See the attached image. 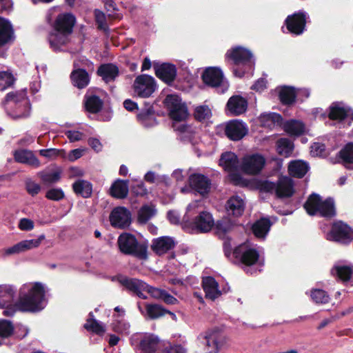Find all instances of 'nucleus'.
<instances>
[{
	"label": "nucleus",
	"instance_id": "09e8293b",
	"mask_svg": "<svg viewBox=\"0 0 353 353\" xmlns=\"http://www.w3.org/2000/svg\"><path fill=\"white\" fill-rule=\"evenodd\" d=\"M83 327L88 332L94 333L99 336H102L105 332L104 327L94 319L92 312L89 313V318L86 320Z\"/></svg>",
	"mask_w": 353,
	"mask_h": 353
},
{
	"label": "nucleus",
	"instance_id": "39448f33",
	"mask_svg": "<svg viewBox=\"0 0 353 353\" xmlns=\"http://www.w3.org/2000/svg\"><path fill=\"white\" fill-rule=\"evenodd\" d=\"M130 344L140 353H158L163 342L152 333H139L132 335Z\"/></svg>",
	"mask_w": 353,
	"mask_h": 353
},
{
	"label": "nucleus",
	"instance_id": "0eeeda50",
	"mask_svg": "<svg viewBox=\"0 0 353 353\" xmlns=\"http://www.w3.org/2000/svg\"><path fill=\"white\" fill-rule=\"evenodd\" d=\"M165 107L168 110L170 119L176 121L185 120L188 116L187 105L176 94H168L164 99Z\"/></svg>",
	"mask_w": 353,
	"mask_h": 353
},
{
	"label": "nucleus",
	"instance_id": "6e6552de",
	"mask_svg": "<svg viewBox=\"0 0 353 353\" xmlns=\"http://www.w3.org/2000/svg\"><path fill=\"white\" fill-rule=\"evenodd\" d=\"M185 227L198 233H205L210 232L215 225L212 214L208 211H201L192 219V221L184 222Z\"/></svg>",
	"mask_w": 353,
	"mask_h": 353
},
{
	"label": "nucleus",
	"instance_id": "0e129e2a",
	"mask_svg": "<svg viewBox=\"0 0 353 353\" xmlns=\"http://www.w3.org/2000/svg\"><path fill=\"white\" fill-rule=\"evenodd\" d=\"M95 21L97 24V28L99 30L104 31L108 30V27L106 24L105 17L102 12L95 10Z\"/></svg>",
	"mask_w": 353,
	"mask_h": 353
},
{
	"label": "nucleus",
	"instance_id": "423d86ee",
	"mask_svg": "<svg viewBox=\"0 0 353 353\" xmlns=\"http://www.w3.org/2000/svg\"><path fill=\"white\" fill-rule=\"evenodd\" d=\"M326 239L341 245H349L353 241V228L342 221H336L331 224Z\"/></svg>",
	"mask_w": 353,
	"mask_h": 353
},
{
	"label": "nucleus",
	"instance_id": "7c9ffc66",
	"mask_svg": "<svg viewBox=\"0 0 353 353\" xmlns=\"http://www.w3.org/2000/svg\"><path fill=\"white\" fill-rule=\"evenodd\" d=\"M128 183V180L117 179L110 186V194L115 199L126 198L129 192Z\"/></svg>",
	"mask_w": 353,
	"mask_h": 353
},
{
	"label": "nucleus",
	"instance_id": "e433bc0d",
	"mask_svg": "<svg viewBox=\"0 0 353 353\" xmlns=\"http://www.w3.org/2000/svg\"><path fill=\"white\" fill-rule=\"evenodd\" d=\"M272 222L269 218L262 217L252 226V231L257 238H264L270 230Z\"/></svg>",
	"mask_w": 353,
	"mask_h": 353
},
{
	"label": "nucleus",
	"instance_id": "f704fd0d",
	"mask_svg": "<svg viewBox=\"0 0 353 353\" xmlns=\"http://www.w3.org/2000/svg\"><path fill=\"white\" fill-rule=\"evenodd\" d=\"M72 188L73 192L77 196H80L84 199L90 198L92 196V185L88 181L78 179L72 183Z\"/></svg>",
	"mask_w": 353,
	"mask_h": 353
},
{
	"label": "nucleus",
	"instance_id": "1a4fd4ad",
	"mask_svg": "<svg viewBox=\"0 0 353 353\" xmlns=\"http://www.w3.org/2000/svg\"><path fill=\"white\" fill-rule=\"evenodd\" d=\"M232 254L236 263L247 267L255 265L260 257L259 253L256 249L248 248L244 244L236 247Z\"/></svg>",
	"mask_w": 353,
	"mask_h": 353
},
{
	"label": "nucleus",
	"instance_id": "4468645a",
	"mask_svg": "<svg viewBox=\"0 0 353 353\" xmlns=\"http://www.w3.org/2000/svg\"><path fill=\"white\" fill-rule=\"evenodd\" d=\"M224 132L230 140L238 141L248 134V129L242 121L232 119L225 123Z\"/></svg>",
	"mask_w": 353,
	"mask_h": 353
},
{
	"label": "nucleus",
	"instance_id": "58836bf2",
	"mask_svg": "<svg viewBox=\"0 0 353 353\" xmlns=\"http://www.w3.org/2000/svg\"><path fill=\"white\" fill-rule=\"evenodd\" d=\"M284 131L290 136L300 137L305 132V124L300 121L291 119L283 124Z\"/></svg>",
	"mask_w": 353,
	"mask_h": 353
},
{
	"label": "nucleus",
	"instance_id": "864d4df0",
	"mask_svg": "<svg viewBox=\"0 0 353 353\" xmlns=\"http://www.w3.org/2000/svg\"><path fill=\"white\" fill-rule=\"evenodd\" d=\"M339 157L344 164H353V142H349L339 151Z\"/></svg>",
	"mask_w": 353,
	"mask_h": 353
},
{
	"label": "nucleus",
	"instance_id": "6ab92c4d",
	"mask_svg": "<svg viewBox=\"0 0 353 353\" xmlns=\"http://www.w3.org/2000/svg\"><path fill=\"white\" fill-rule=\"evenodd\" d=\"M119 283L128 291L137 295L141 299H146L148 297L143 294V292L148 288V284L136 278L123 277L119 279Z\"/></svg>",
	"mask_w": 353,
	"mask_h": 353
},
{
	"label": "nucleus",
	"instance_id": "a211bd4d",
	"mask_svg": "<svg viewBox=\"0 0 353 353\" xmlns=\"http://www.w3.org/2000/svg\"><path fill=\"white\" fill-rule=\"evenodd\" d=\"M45 237L44 234H41L36 239L21 241L13 246L5 249L4 255L10 256L19 254L30 249L37 248L40 245L41 241L45 239Z\"/></svg>",
	"mask_w": 353,
	"mask_h": 353
},
{
	"label": "nucleus",
	"instance_id": "f257e3e1",
	"mask_svg": "<svg viewBox=\"0 0 353 353\" xmlns=\"http://www.w3.org/2000/svg\"><path fill=\"white\" fill-rule=\"evenodd\" d=\"M15 294L14 285H0V309H44L48 303L44 285L39 281L21 285L13 301Z\"/></svg>",
	"mask_w": 353,
	"mask_h": 353
},
{
	"label": "nucleus",
	"instance_id": "f03ea898",
	"mask_svg": "<svg viewBox=\"0 0 353 353\" xmlns=\"http://www.w3.org/2000/svg\"><path fill=\"white\" fill-rule=\"evenodd\" d=\"M225 61L231 66L233 74L243 77L253 70L254 60L252 52L242 46H234L228 50L225 55Z\"/></svg>",
	"mask_w": 353,
	"mask_h": 353
},
{
	"label": "nucleus",
	"instance_id": "4be33fe9",
	"mask_svg": "<svg viewBox=\"0 0 353 353\" xmlns=\"http://www.w3.org/2000/svg\"><path fill=\"white\" fill-rule=\"evenodd\" d=\"M201 78L205 84L215 88L221 85L223 79V74L221 69L210 67L203 71Z\"/></svg>",
	"mask_w": 353,
	"mask_h": 353
},
{
	"label": "nucleus",
	"instance_id": "2f4dec72",
	"mask_svg": "<svg viewBox=\"0 0 353 353\" xmlns=\"http://www.w3.org/2000/svg\"><path fill=\"white\" fill-rule=\"evenodd\" d=\"M225 208L228 214L238 217L241 216L245 210V203L243 200L239 196L230 197L225 205Z\"/></svg>",
	"mask_w": 353,
	"mask_h": 353
},
{
	"label": "nucleus",
	"instance_id": "c85d7f7f",
	"mask_svg": "<svg viewBox=\"0 0 353 353\" xmlns=\"http://www.w3.org/2000/svg\"><path fill=\"white\" fill-rule=\"evenodd\" d=\"M137 119L145 128H151L157 124L155 111L152 105L142 109L137 114Z\"/></svg>",
	"mask_w": 353,
	"mask_h": 353
},
{
	"label": "nucleus",
	"instance_id": "a878e982",
	"mask_svg": "<svg viewBox=\"0 0 353 353\" xmlns=\"http://www.w3.org/2000/svg\"><path fill=\"white\" fill-rule=\"evenodd\" d=\"M13 155L14 161L17 163L27 164L34 168H39L41 165L40 161L31 150L25 149L15 150Z\"/></svg>",
	"mask_w": 353,
	"mask_h": 353
},
{
	"label": "nucleus",
	"instance_id": "e2e57ef3",
	"mask_svg": "<svg viewBox=\"0 0 353 353\" xmlns=\"http://www.w3.org/2000/svg\"><path fill=\"white\" fill-rule=\"evenodd\" d=\"M131 192L137 196H144L148 194V190L143 181L132 185Z\"/></svg>",
	"mask_w": 353,
	"mask_h": 353
},
{
	"label": "nucleus",
	"instance_id": "473e14b6",
	"mask_svg": "<svg viewBox=\"0 0 353 353\" xmlns=\"http://www.w3.org/2000/svg\"><path fill=\"white\" fill-rule=\"evenodd\" d=\"M103 106V101L99 96L95 94L84 96V107L89 113L97 114L101 111Z\"/></svg>",
	"mask_w": 353,
	"mask_h": 353
},
{
	"label": "nucleus",
	"instance_id": "2eb2a0df",
	"mask_svg": "<svg viewBox=\"0 0 353 353\" xmlns=\"http://www.w3.org/2000/svg\"><path fill=\"white\" fill-rule=\"evenodd\" d=\"M76 23V17L71 12L61 13L56 17L53 23L55 32H63L71 35Z\"/></svg>",
	"mask_w": 353,
	"mask_h": 353
},
{
	"label": "nucleus",
	"instance_id": "680f3d73",
	"mask_svg": "<svg viewBox=\"0 0 353 353\" xmlns=\"http://www.w3.org/2000/svg\"><path fill=\"white\" fill-rule=\"evenodd\" d=\"M350 312V310H343V312H340L339 314L332 315L330 318H327L323 319L321 323L317 327L318 330H321L324 328L325 326L329 325L331 323H333L336 320L340 319L341 317H343L347 314H348Z\"/></svg>",
	"mask_w": 353,
	"mask_h": 353
},
{
	"label": "nucleus",
	"instance_id": "79ce46f5",
	"mask_svg": "<svg viewBox=\"0 0 353 353\" xmlns=\"http://www.w3.org/2000/svg\"><path fill=\"white\" fill-rule=\"evenodd\" d=\"M239 163L237 156L232 152H226L221 154L219 165L228 172L236 170Z\"/></svg>",
	"mask_w": 353,
	"mask_h": 353
},
{
	"label": "nucleus",
	"instance_id": "72a5a7b5",
	"mask_svg": "<svg viewBox=\"0 0 353 353\" xmlns=\"http://www.w3.org/2000/svg\"><path fill=\"white\" fill-rule=\"evenodd\" d=\"M70 36L63 32L55 31L54 32H51L48 37L50 48L54 52L61 51V47L65 46L69 42Z\"/></svg>",
	"mask_w": 353,
	"mask_h": 353
},
{
	"label": "nucleus",
	"instance_id": "4c0bfd02",
	"mask_svg": "<svg viewBox=\"0 0 353 353\" xmlns=\"http://www.w3.org/2000/svg\"><path fill=\"white\" fill-rule=\"evenodd\" d=\"M323 200L321 196L316 193H312L307 199L303 208L310 216L318 214Z\"/></svg>",
	"mask_w": 353,
	"mask_h": 353
},
{
	"label": "nucleus",
	"instance_id": "20e7f679",
	"mask_svg": "<svg viewBox=\"0 0 353 353\" xmlns=\"http://www.w3.org/2000/svg\"><path fill=\"white\" fill-rule=\"evenodd\" d=\"M117 243L119 251L125 255L132 256L140 260H146L148 257V244L139 243L137 237L131 233H121L117 239Z\"/></svg>",
	"mask_w": 353,
	"mask_h": 353
},
{
	"label": "nucleus",
	"instance_id": "aec40b11",
	"mask_svg": "<svg viewBox=\"0 0 353 353\" xmlns=\"http://www.w3.org/2000/svg\"><path fill=\"white\" fill-rule=\"evenodd\" d=\"M175 246L176 242L172 237L163 236L153 239L151 249L157 255L162 256Z\"/></svg>",
	"mask_w": 353,
	"mask_h": 353
},
{
	"label": "nucleus",
	"instance_id": "3c124183",
	"mask_svg": "<svg viewBox=\"0 0 353 353\" xmlns=\"http://www.w3.org/2000/svg\"><path fill=\"white\" fill-rule=\"evenodd\" d=\"M117 312V317H123L125 310H115ZM112 329L117 333H127L130 328V325L123 318L121 319H114L112 323Z\"/></svg>",
	"mask_w": 353,
	"mask_h": 353
},
{
	"label": "nucleus",
	"instance_id": "c03bdc74",
	"mask_svg": "<svg viewBox=\"0 0 353 353\" xmlns=\"http://www.w3.org/2000/svg\"><path fill=\"white\" fill-rule=\"evenodd\" d=\"M307 164L302 161H292L288 166V171L291 176L295 178H303L308 171Z\"/></svg>",
	"mask_w": 353,
	"mask_h": 353
},
{
	"label": "nucleus",
	"instance_id": "37998d69",
	"mask_svg": "<svg viewBox=\"0 0 353 353\" xmlns=\"http://www.w3.org/2000/svg\"><path fill=\"white\" fill-rule=\"evenodd\" d=\"M350 109L341 107L338 103H332L329 107L328 118L332 121H344L349 115Z\"/></svg>",
	"mask_w": 353,
	"mask_h": 353
},
{
	"label": "nucleus",
	"instance_id": "9d476101",
	"mask_svg": "<svg viewBox=\"0 0 353 353\" xmlns=\"http://www.w3.org/2000/svg\"><path fill=\"white\" fill-rule=\"evenodd\" d=\"M109 221L114 228L125 230L128 228L132 223V214L125 207H115L110 214Z\"/></svg>",
	"mask_w": 353,
	"mask_h": 353
},
{
	"label": "nucleus",
	"instance_id": "dca6fc26",
	"mask_svg": "<svg viewBox=\"0 0 353 353\" xmlns=\"http://www.w3.org/2000/svg\"><path fill=\"white\" fill-rule=\"evenodd\" d=\"M265 164V158L259 154H254L245 157L242 162V171L248 174H257Z\"/></svg>",
	"mask_w": 353,
	"mask_h": 353
},
{
	"label": "nucleus",
	"instance_id": "de8ad7c7",
	"mask_svg": "<svg viewBox=\"0 0 353 353\" xmlns=\"http://www.w3.org/2000/svg\"><path fill=\"white\" fill-rule=\"evenodd\" d=\"M293 142L288 138H280L276 141V151L281 156L289 157L294 150Z\"/></svg>",
	"mask_w": 353,
	"mask_h": 353
},
{
	"label": "nucleus",
	"instance_id": "f8f14e48",
	"mask_svg": "<svg viewBox=\"0 0 353 353\" xmlns=\"http://www.w3.org/2000/svg\"><path fill=\"white\" fill-rule=\"evenodd\" d=\"M133 88L134 92L139 97H149L156 89L155 80L148 74H141L135 79Z\"/></svg>",
	"mask_w": 353,
	"mask_h": 353
},
{
	"label": "nucleus",
	"instance_id": "338daca9",
	"mask_svg": "<svg viewBox=\"0 0 353 353\" xmlns=\"http://www.w3.org/2000/svg\"><path fill=\"white\" fill-rule=\"evenodd\" d=\"M63 152V150H59L57 148H49V149H41L39 151L41 156L48 159H54L59 156L61 153Z\"/></svg>",
	"mask_w": 353,
	"mask_h": 353
},
{
	"label": "nucleus",
	"instance_id": "4d7b16f0",
	"mask_svg": "<svg viewBox=\"0 0 353 353\" xmlns=\"http://www.w3.org/2000/svg\"><path fill=\"white\" fill-rule=\"evenodd\" d=\"M45 196L48 200L59 201L64 199L65 194L61 188H52L46 192Z\"/></svg>",
	"mask_w": 353,
	"mask_h": 353
},
{
	"label": "nucleus",
	"instance_id": "49530a36",
	"mask_svg": "<svg viewBox=\"0 0 353 353\" xmlns=\"http://www.w3.org/2000/svg\"><path fill=\"white\" fill-rule=\"evenodd\" d=\"M279 98L283 105H290L295 102L296 93L294 88L283 86L279 91Z\"/></svg>",
	"mask_w": 353,
	"mask_h": 353
},
{
	"label": "nucleus",
	"instance_id": "b1692460",
	"mask_svg": "<svg viewBox=\"0 0 353 353\" xmlns=\"http://www.w3.org/2000/svg\"><path fill=\"white\" fill-rule=\"evenodd\" d=\"M70 79L72 85L79 90L85 88L90 82V76L86 70L83 68L74 69Z\"/></svg>",
	"mask_w": 353,
	"mask_h": 353
},
{
	"label": "nucleus",
	"instance_id": "5fc2aeb1",
	"mask_svg": "<svg viewBox=\"0 0 353 353\" xmlns=\"http://www.w3.org/2000/svg\"><path fill=\"white\" fill-rule=\"evenodd\" d=\"M156 213L155 209L148 205H143L138 212V221L140 223H146Z\"/></svg>",
	"mask_w": 353,
	"mask_h": 353
},
{
	"label": "nucleus",
	"instance_id": "393cba45",
	"mask_svg": "<svg viewBox=\"0 0 353 353\" xmlns=\"http://www.w3.org/2000/svg\"><path fill=\"white\" fill-rule=\"evenodd\" d=\"M221 333L218 330L208 332L204 337L205 341V353H217L221 347Z\"/></svg>",
	"mask_w": 353,
	"mask_h": 353
},
{
	"label": "nucleus",
	"instance_id": "5701e85b",
	"mask_svg": "<svg viewBox=\"0 0 353 353\" xmlns=\"http://www.w3.org/2000/svg\"><path fill=\"white\" fill-rule=\"evenodd\" d=\"M97 74L108 83L116 80L119 75V69L112 63H102L97 68Z\"/></svg>",
	"mask_w": 353,
	"mask_h": 353
},
{
	"label": "nucleus",
	"instance_id": "7ed1b4c3",
	"mask_svg": "<svg viewBox=\"0 0 353 353\" xmlns=\"http://www.w3.org/2000/svg\"><path fill=\"white\" fill-rule=\"evenodd\" d=\"M1 103L14 120L25 119L30 114L31 105L26 90L8 92Z\"/></svg>",
	"mask_w": 353,
	"mask_h": 353
},
{
	"label": "nucleus",
	"instance_id": "ea45409f",
	"mask_svg": "<svg viewBox=\"0 0 353 353\" xmlns=\"http://www.w3.org/2000/svg\"><path fill=\"white\" fill-rule=\"evenodd\" d=\"M13 28L9 21L0 17V47L12 40Z\"/></svg>",
	"mask_w": 353,
	"mask_h": 353
},
{
	"label": "nucleus",
	"instance_id": "a18cd8bd",
	"mask_svg": "<svg viewBox=\"0 0 353 353\" xmlns=\"http://www.w3.org/2000/svg\"><path fill=\"white\" fill-rule=\"evenodd\" d=\"M37 176L45 185H50L59 182L61 178V170L58 169L54 172L42 170L37 173Z\"/></svg>",
	"mask_w": 353,
	"mask_h": 353
},
{
	"label": "nucleus",
	"instance_id": "052dcab7",
	"mask_svg": "<svg viewBox=\"0 0 353 353\" xmlns=\"http://www.w3.org/2000/svg\"><path fill=\"white\" fill-rule=\"evenodd\" d=\"M158 353H187V350L181 345H170L165 346L163 343Z\"/></svg>",
	"mask_w": 353,
	"mask_h": 353
},
{
	"label": "nucleus",
	"instance_id": "8fccbe9b",
	"mask_svg": "<svg viewBox=\"0 0 353 353\" xmlns=\"http://www.w3.org/2000/svg\"><path fill=\"white\" fill-rule=\"evenodd\" d=\"M145 320H154L168 314L172 320L176 321V315L171 310H141Z\"/></svg>",
	"mask_w": 353,
	"mask_h": 353
},
{
	"label": "nucleus",
	"instance_id": "69168bd1",
	"mask_svg": "<svg viewBox=\"0 0 353 353\" xmlns=\"http://www.w3.org/2000/svg\"><path fill=\"white\" fill-rule=\"evenodd\" d=\"M258 188L263 192L272 193L274 191L276 192V183L268 180L261 181Z\"/></svg>",
	"mask_w": 353,
	"mask_h": 353
},
{
	"label": "nucleus",
	"instance_id": "9b49d317",
	"mask_svg": "<svg viewBox=\"0 0 353 353\" xmlns=\"http://www.w3.org/2000/svg\"><path fill=\"white\" fill-rule=\"evenodd\" d=\"M190 188L202 197H207L211 190V179L200 173L191 174L188 180Z\"/></svg>",
	"mask_w": 353,
	"mask_h": 353
},
{
	"label": "nucleus",
	"instance_id": "603ef678",
	"mask_svg": "<svg viewBox=\"0 0 353 353\" xmlns=\"http://www.w3.org/2000/svg\"><path fill=\"white\" fill-rule=\"evenodd\" d=\"M15 81L16 78L11 72H0V91H4L6 89L12 87Z\"/></svg>",
	"mask_w": 353,
	"mask_h": 353
},
{
	"label": "nucleus",
	"instance_id": "bf43d9fd",
	"mask_svg": "<svg viewBox=\"0 0 353 353\" xmlns=\"http://www.w3.org/2000/svg\"><path fill=\"white\" fill-rule=\"evenodd\" d=\"M211 114L210 108L207 105H200L194 110V118L199 121L208 119Z\"/></svg>",
	"mask_w": 353,
	"mask_h": 353
},
{
	"label": "nucleus",
	"instance_id": "c9c22d12",
	"mask_svg": "<svg viewBox=\"0 0 353 353\" xmlns=\"http://www.w3.org/2000/svg\"><path fill=\"white\" fill-rule=\"evenodd\" d=\"M331 274L343 283L350 280L353 274V268L350 265H335L330 270Z\"/></svg>",
	"mask_w": 353,
	"mask_h": 353
},
{
	"label": "nucleus",
	"instance_id": "6e6d98bb",
	"mask_svg": "<svg viewBox=\"0 0 353 353\" xmlns=\"http://www.w3.org/2000/svg\"><path fill=\"white\" fill-rule=\"evenodd\" d=\"M310 296L316 303L325 304L329 302L330 296L327 292L321 289H312Z\"/></svg>",
	"mask_w": 353,
	"mask_h": 353
},
{
	"label": "nucleus",
	"instance_id": "412c9836",
	"mask_svg": "<svg viewBox=\"0 0 353 353\" xmlns=\"http://www.w3.org/2000/svg\"><path fill=\"white\" fill-rule=\"evenodd\" d=\"M295 192L293 180L287 176H281L276 183V196L279 199L290 198Z\"/></svg>",
	"mask_w": 353,
	"mask_h": 353
},
{
	"label": "nucleus",
	"instance_id": "a19ab883",
	"mask_svg": "<svg viewBox=\"0 0 353 353\" xmlns=\"http://www.w3.org/2000/svg\"><path fill=\"white\" fill-rule=\"evenodd\" d=\"M317 215L327 219H331L336 216V210L334 201L332 198L328 197L325 200H323Z\"/></svg>",
	"mask_w": 353,
	"mask_h": 353
},
{
	"label": "nucleus",
	"instance_id": "cd10ccee",
	"mask_svg": "<svg viewBox=\"0 0 353 353\" xmlns=\"http://www.w3.org/2000/svg\"><path fill=\"white\" fill-rule=\"evenodd\" d=\"M226 105L232 114L240 115L246 111L248 101L241 96L234 95L229 99Z\"/></svg>",
	"mask_w": 353,
	"mask_h": 353
},
{
	"label": "nucleus",
	"instance_id": "f3484780",
	"mask_svg": "<svg viewBox=\"0 0 353 353\" xmlns=\"http://www.w3.org/2000/svg\"><path fill=\"white\" fill-rule=\"evenodd\" d=\"M155 75L168 85H171L176 79L177 69L174 64L163 63H154Z\"/></svg>",
	"mask_w": 353,
	"mask_h": 353
},
{
	"label": "nucleus",
	"instance_id": "bb28decb",
	"mask_svg": "<svg viewBox=\"0 0 353 353\" xmlns=\"http://www.w3.org/2000/svg\"><path fill=\"white\" fill-rule=\"evenodd\" d=\"M202 287L205 293L206 299L214 301L221 294L219 289V283L212 276L203 277L202 279Z\"/></svg>",
	"mask_w": 353,
	"mask_h": 353
},
{
	"label": "nucleus",
	"instance_id": "774afa93",
	"mask_svg": "<svg viewBox=\"0 0 353 353\" xmlns=\"http://www.w3.org/2000/svg\"><path fill=\"white\" fill-rule=\"evenodd\" d=\"M325 145L321 143H314L311 146V154L313 157H323L325 154Z\"/></svg>",
	"mask_w": 353,
	"mask_h": 353
},
{
	"label": "nucleus",
	"instance_id": "ddd939ff",
	"mask_svg": "<svg viewBox=\"0 0 353 353\" xmlns=\"http://www.w3.org/2000/svg\"><path fill=\"white\" fill-rule=\"evenodd\" d=\"M307 17L305 12L299 11L288 15L285 20L288 30L292 34L300 35L305 30Z\"/></svg>",
	"mask_w": 353,
	"mask_h": 353
},
{
	"label": "nucleus",
	"instance_id": "c756f323",
	"mask_svg": "<svg viewBox=\"0 0 353 353\" xmlns=\"http://www.w3.org/2000/svg\"><path fill=\"white\" fill-rule=\"evenodd\" d=\"M259 121L262 127L269 129H273L275 126H281L283 125V117L276 112L262 113Z\"/></svg>",
	"mask_w": 353,
	"mask_h": 353
},
{
	"label": "nucleus",
	"instance_id": "13d9d810",
	"mask_svg": "<svg viewBox=\"0 0 353 353\" xmlns=\"http://www.w3.org/2000/svg\"><path fill=\"white\" fill-rule=\"evenodd\" d=\"M14 332V327L12 323L8 320L0 321V336L8 338Z\"/></svg>",
	"mask_w": 353,
	"mask_h": 353
}]
</instances>
